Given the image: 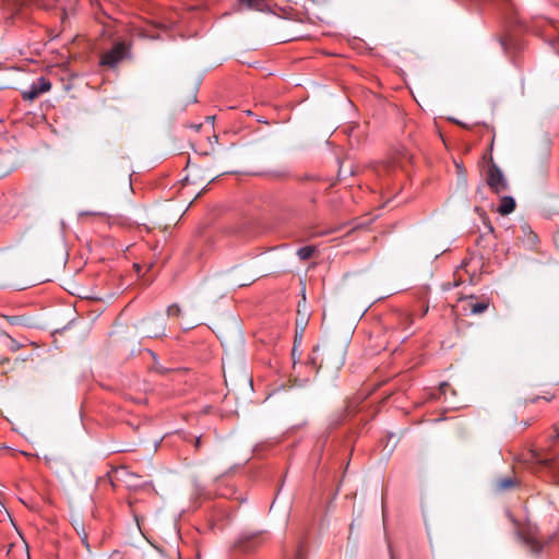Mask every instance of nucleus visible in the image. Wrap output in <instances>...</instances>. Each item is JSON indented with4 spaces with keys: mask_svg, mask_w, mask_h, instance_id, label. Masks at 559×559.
<instances>
[{
    "mask_svg": "<svg viewBox=\"0 0 559 559\" xmlns=\"http://www.w3.org/2000/svg\"><path fill=\"white\" fill-rule=\"evenodd\" d=\"M45 1H46V0H36V2H38V4H39V3H41V5H43V7H45V8H47V9H48V8H50V5H49V4H46V3H45Z\"/></svg>",
    "mask_w": 559,
    "mask_h": 559,
    "instance_id": "4be33fe9",
    "label": "nucleus"
},
{
    "mask_svg": "<svg viewBox=\"0 0 559 559\" xmlns=\"http://www.w3.org/2000/svg\"><path fill=\"white\" fill-rule=\"evenodd\" d=\"M515 209V200L512 197H503L500 200L498 212L501 215H508Z\"/></svg>",
    "mask_w": 559,
    "mask_h": 559,
    "instance_id": "423d86ee",
    "label": "nucleus"
},
{
    "mask_svg": "<svg viewBox=\"0 0 559 559\" xmlns=\"http://www.w3.org/2000/svg\"><path fill=\"white\" fill-rule=\"evenodd\" d=\"M264 542L262 532H242L231 548V559H239L242 555H250Z\"/></svg>",
    "mask_w": 559,
    "mask_h": 559,
    "instance_id": "f257e3e1",
    "label": "nucleus"
},
{
    "mask_svg": "<svg viewBox=\"0 0 559 559\" xmlns=\"http://www.w3.org/2000/svg\"><path fill=\"white\" fill-rule=\"evenodd\" d=\"M332 355H335L336 359L334 366L336 368L344 364L343 348L341 346L334 348L328 345H317L316 347H313L312 354L309 356L307 362L318 370L324 361L329 362Z\"/></svg>",
    "mask_w": 559,
    "mask_h": 559,
    "instance_id": "f03ea898",
    "label": "nucleus"
},
{
    "mask_svg": "<svg viewBox=\"0 0 559 559\" xmlns=\"http://www.w3.org/2000/svg\"><path fill=\"white\" fill-rule=\"evenodd\" d=\"M40 95V93L37 90V85L33 83L28 90L22 92V98L24 100H34Z\"/></svg>",
    "mask_w": 559,
    "mask_h": 559,
    "instance_id": "9d476101",
    "label": "nucleus"
},
{
    "mask_svg": "<svg viewBox=\"0 0 559 559\" xmlns=\"http://www.w3.org/2000/svg\"><path fill=\"white\" fill-rule=\"evenodd\" d=\"M151 559H168L167 557L163 556V555H158L154 558H151Z\"/></svg>",
    "mask_w": 559,
    "mask_h": 559,
    "instance_id": "5701e85b",
    "label": "nucleus"
},
{
    "mask_svg": "<svg viewBox=\"0 0 559 559\" xmlns=\"http://www.w3.org/2000/svg\"><path fill=\"white\" fill-rule=\"evenodd\" d=\"M130 46L124 41H116L100 58V66L115 68L119 62L130 57Z\"/></svg>",
    "mask_w": 559,
    "mask_h": 559,
    "instance_id": "7ed1b4c3",
    "label": "nucleus"
},
{
    "mask_svg": "<svg viewBox=\"0 0 559 559\" xmlns=\"http://www.w3.org/2000/svg\"><path fill=\"white\" fill-rule=\"evenodd\" d=\"M346 173H348L349 175H353V174H354V171H353V169H352L350 167H349V169H348V170H346V169L344 168V165H343V164H341V165H340V169H338V176H340L341 178H345V177H346Z\"/></svg>",
    "mask_w": 559,
    "mask_h": 559,
    "instance_id": "f3484780",
    "label": "nucleus"
},
{
    "mask_svg": "<svg viewBox=\"0 0 559 559\" xmlns=\"http://www.w3.org/2000/svg\"><path fill=\"white\" fill-rule=\"evenodd\" d=\"M489 307V304L487 301H476L471 302V313L472 314H480L485 312Z\"/></svg>",
    "mask_w": 559,
    "mask_h": 559,
    "instance_id": "f8f14e48",
    "label": "nucleus"
},
{
    "mask_svg": "<svg viewBox=\"0 0 559 559\" xmlns=\"http://www.w3.org/2000/svg\"><path fill=\"white\" fill-rule=\"evenodd\" d=\"M139 329L144 337H159L165 334L166 320L162 314L147 317L141 321Z\"/></svg>",
    "mask_w": 559,
    "mask_h": 559,
    "instance_id": "20e7f679",
    "label": "nucleus"
},
{
    "mask_svg": "<svg viewBox=\"0 0 559 559\" xmlns=\"http://www.w3.org/2000/svg\"><path fill=\"white\" fill-rule=\"evenodd\" d=\"M390 556H391V559H395L391 549H390Z\"/></svg>",
    "mask_w": 559,
    "mask_h": 559,
    "instance_id": "393cba45",
    "label": "nucleus"
},
{
    "mask_svg": "<svg viewBox=\"0 0 559 559\" xmlns=\"http://www.w3.org/2000/svg\"><path fill=\"white\" fill-rule=\"evenodd\" d=\"M487 185L496 193L503 192L508 189L507 179L501 169L496 164H492L488 168Z\"/></svg>",
    "mask_w": 559,
    "mask_h": 559,
    "instance_id": "39448f33",
    "label": "nucleus"
},
{
    "mask_svg": "<svg viewBox=\"0 0 559 559\" xmlns=\"http://www.w3.org/2000/svg\"><path fill=\"white\" fill-rule=\"evenodd\" d=\"M180 313H181V309L178 305L174 304V305L168 306V308H167L168 317H171V316L179 317Z\"/></svg>",
    "mask_w": 559,
    "mask_h": 559,
    "instance_id": "4468645a",
    "label": "nucleus"
},
{
    "mask_svg": "<svg viewBox=\"0 0 559 559\" xmlns=\"http://www.w3.org/2000/svg\"><path fill=\"white\" fill-rule=\"evenodd\" d=\"M555 480H556L557 484H559V475L555 476Z\"/></svg>",
    "mask_w": 559,
    "mask_h": 559,
    "instance_id": "b1692460",
    "label": "nucleus"
},
{
    "mask_svg": "<svg viewBox=\"0 0 559 559\" xmlns=\"http://www.w3.org/2000/svg\"><path fill=\"white\" fill-rule=\"evenodd\" d=\"M37 85V90L38 92L41 94V93H46L48 91H50L51 88V83L49 80H47L46 78L44 76H40L37 79V82L35 83Z\"/></svg>",
    "mask_w": 559,
    "mask_h": 559,
    "instance_id": "ddd939ff",
    "label": "nucleus"
},
{
    "mask_svg": "<svg viewBox=\"0 0 559 559\" xmlns=\"http://www.w3.org/2000/svg\"><path fill=\"white\" fill-rule=\"evenodd\" d=\"M78 534L80 535L81 540L84 544V546L87 548V550H90V544H88V540H87V534L85 533L84 527H82V532L78 531Z\"/></svg>",
    "mask_w": 559,
    "mask_h": 559,
    "instance_id": "dca6fc26",
    "label": "nucleus"
},
{
    "mask_svg": "<svg viewBox=\"0 0 559 559\" xmlns=\"http://www.w3.org/2000/svg\"><path fill=\"white\" fill-rule=\"evenodd\" d=\"M156 370H157V372H159V373H165V372H167V369H166V368H164V367H156Z\"/></svg>",
    "mask_w": 559,
    "mask_h": 559,
    "instance_id": "412c9836",
    "label": "nucleus"
},
{
    "mask_svg": "<svg viewBox=\"0 0 559 559\" xmlns=\"http://www.w3.org/2000/svg\"><path fill=\"white\" fill-rule=\"evenodd\" d=\"M240 3L245 4L249 9H254L258 11H263L265 7V0H238Z\"/></svg>",
    "mask_w": 559,
    "mask_h": 559,
    "instance_id": "9b49d317",
    "label": "nucleus"
},
{
    "mask_svg": "<svg viewBox=\"0 0 559 559\" xmlns=\"http://www.w3.org/2000/svg\"><path fill=\"white\" fill-rule=\"evenodd\" d=\"M516 480L512 477H503L497 480V488L499 490H508L515 487Z\"/></svg>",
    "mask_w": 559,
    "mask_h": 559,
    "instance_id": "1a4fd4ad",
    "label": "nucleus"
},
{
    "mask_svg": "<svg viewBox=\"0 0 559 559\" xmlns=\"http://www.w3.org/2000/svg\"><path fill=\"white\" fill-rule=\"evenodd\" d=\"M103 213L100 212H81L80 213V216H85V215H102Z\"/></svg>",
    "mask_w": 559,
    "mask_h": 559,
    "instance_id": "6ab92c4d",
    "label": "nucleus"
},
{
    "mask_svg": "<svg viewBox=\"0 0 559 559\" xmlns=\"http://www.w3.org/2000/svg\"><path fill=\"white\" fill-rule=\"evenodd\" d=\"M525 544L530 547L531 551L534 554H539L543 550V544L537 540L533 536H527L523 538Z\"/></svg>",
    "mask_w": 559,
    "mask_h": 559,
    "instance_id": "6e6552de",
    "label": "nucleus"
},
{
    "mask_svg": "<svg viewBox=\"0 0 559 559\" xmlns=\"http://www.w3.org/2000/svg\"><path fill=\"white\" fill-rule=\"evenodd\" d=\"M285 559H304L302 546L299 545L295 552L290 557H286Z\"/></svg>",
    "mask_w": 559,
    "mask_h": 559,
    "instance_id": "2eb2a0df",
    "label": "nucleus"
},
{
    "mask_svg": "<svg viewBox=\"0 0 559 559\" xmlns=\"http://www.w3.org/2000/svg\"><path fill=\"white\" fill-rule=\"evenodd\" d=\"M316 247L314 246H305V247H301L297 250V257L299 258V260L301 261H307L309 260L310 258H312V255L314 254L316 252Z\"/></svg>",
    "mask_w": 559,
    "mask_h": 559,
    "instance_id": "0eeeda50",
    "label": "nucleus"
},
{
    "mask_svg": "<svg viewBox=\"0 0 559 559\" xmlns=\"http://www.w3.org/2000/svg\"><path fill=\"white\" fill-rule=\"evenodd\" d=\"M499 43H500V45H501L502 49H503L504 51H507V50H508V47H509V43H508L507 38H500V39H499Z\"/></svg>",
    "mask_w": 559,
    "mask_h": 559,
    "instance_id": "a211bd4d",
    "label": "nucleus"
},
{
    "mask_svg": "<svg viewBox=\"0 0 559 559\" xmlns=\"http://www.w3.org/2000/svg\"><path fill=\"white\" fill-rule=\"evenodd\" d=\"M194 447L195 449H199L201 447V437L195 438Z\"/></svg>",
    "mask_w": 559,
    "mask_h": 559,
    "instance_id": "aec40b11",
    "label": "nucleus"
}]
</instances>
